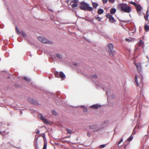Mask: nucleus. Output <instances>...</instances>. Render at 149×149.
Wrapping results in <instances>:
<instances>
[{
	"label": "nucleus",
	"instance_id": "24",
	"mask_svg": "<svg viewBox=\"0 0 149 149\" xmlns=\"http://www.w3.org/2000/svg\"><path fill=\"white\" fill-rule=\"evenodd\" d=\"M42 122L44 123H45L47 124V125H49L50 124V123L47 120V119L45 118L43 121Z\"/></svg>",
	"mask_w": 149,
	"mask_h": 149
},
{
	"label": "nucleus",
	"instance_id": "49",
	"mask_svg": "<svg viewBox=\"0 0 149 149\" xmlns=\"http://www.w3.org/2000/svg\"><path fill=\"white\" fill-rule=\"evenodd\" d=\"M47 7V9L50 10V11L51 12H53V10L52 9H50L48 7Z\"/></svg>",
	"mask_w": 149,
	"mask_h": 149
},
{
	"label": "nucleus",
	"instance_id": "64",
	"mask_svg": "<svg viewBox=\"0 0 149 149\" xmlns=\"http://www.w3.org/2000/svg\"><path fill=\"white\" fill-rule=\"evenodd\" d=\"M20 113H21V114H22V111H20Z\"/></svg>",
	"mask_w": 149,
	"mask_h": 149
},
{
	"label": "nucleus",
	"instance_id": "12",
	"mask_svg": "<svg viewBox=\"0 0 149 149\" xmlns=\"http://www.w3.org/2000/svg\"><path fill=\"white\" fill-rule=\"evenodd\" d=\"M70 3V5L74 9H76V8L78 5V3Z\"/></svg>",
	"mask_w": 149,
	"mask_h": 149
},
{
	"label": "nucleus",
	"instance_id": "11",
	"mask_svg": "<svg viewBox=\"0 0 149 149\" xmlns=\"http://www.w3.org/2000/svg\"><path fill=\"white\" fill-rule=\"evenodd\" d=\"M59 77H60L63 80H64L65 78L66 77L65 74L63 72H60L59 73Z\"/></svg>",
	"mask_w": 149,
	"mask_h": 149
},
{
	"label": "nucleus",
	"instance_id": "48",
	"mask_svg": "<svg viewBox=\"0 0 149 149\" xmlns=\"http://www.w3.org/2000/svg\"><path fill=\"white\" fill-rule=\"evenodd\" d=\"M108 0H102L103 3H107Z\"/></svg>",
	"mask_w": 149,
	"mask_h": 149
},
{
	"label": "nucleus",
	"instance_id": "60",
	"mask_svg": "<svg viewBox=\"0 0 149 149\" xmlns=\"http://www.w3.org/2000/svg\"><path fill=\"white\" fill-rule=\"evenodd\" d=\"M85 39L88 42H90V40L89 39H88L86 38H85Z\"/></svg>",
	"mask_w": 149,
	"mask_h": 149
},
{
	"label": "nucleus",
	"instance_id": "53",
	"mask_svg": "<svg viewBox=\"0 0 149 149\" xmlns=\"http://www.w3.org/2000/svg\"><path fill=\"white\" fill-rule=\"evenodd\" d=\"M4 43L5 45H7L8 44V42L7 40H6L4 42Z\"/></svg>",
	"mask_w": 149,
	"mask_h": 149
},
{
	"label": "nucleus",
	"instance_id": "30",
	"mask_svg": "<svg viewBox=\"0 0 149 149\" xmlns=\"http://www.w3.org/2000/svg\"><path fill=\"white\" fill-rule=\"evenodd\" d=\"M133 136L131 135L129 138H128L127 140L129 141H131L133 139Z\"/></svg>",
	"mask_w": 149,
	"mask_h": 149
},
{
	"label": "nucleus",
	"instance_id": "4",
	"mask_svg": "<svg viewBox=\"0 0 149 149\" xmlns=\"http://www.w3.org/2000/svg\"><path fill=\"white\" fill-rule=\"evenodd\" d=\"M108 48H109L108 51L109 55L111 57H113L114 55L115 54V52L113 50V44L111 43L109 44L108 45Z\"/></svg>",
	"mask_w": 149,
	"mask_h": 149
},
{
	"label": "nucleus",
	"instance_id": "59",
	"mask_svg": "<svg viewBox=\"0 0 149 149\" xmlns=\"http://www.w3.org/2000/svg\"><path fill=\"white\" fill-rule=\"evenodd\" d=\"M60 92H57V94L58 95H59L60 94Z\"/></svg>",
	"mask_w": 149,
	"mask_h": 149
},
{
	"label": "nucleus",
	"instance_id": "32",
	"mask_svg": "<svg viewBox=\"0 0 149 149\" xmlns=\"http://www.w3.org/2000/svg\"><path fill=\"white\" fill-rule=\"evenodd\" d=\"M56 56L58 58H62V56L60 54H56Z\"/></svg>",
	"mask_w": 149,
	"mask_h": 149
},
{
	"label": "nucleus",
	"instance_id": "3",
	"mask_svg": "<svg viewBox=\"0 0 149 149\" xmlns=\"http://www.w3.org/2000/svg\"><path fill=\"white\" fill-rule=\"evenodd\" d=\"M80 6H79V9L84 11H92L93 10V9L91 6H89V5L87 3L83 1L80 3Z\"/></svg>",
	"mask_w": 149,
	"mask_h": 149
},
{
	"label": "nucleus",
	"instance_id": "41",
	"mask_svg": "<svg viewBox=\"0 0 149 149\" xmlns=\"http://www.w3.org/2000/svg\"><path fill=\"white\" fill-rule=\"evenodd\" d=\"M92 77L93 78V77H94L95 78H97L98 77V76L96 74H95L94 75H93L92 76Z\"/></svg>",
	"mask_w": 149,
	"mask_h": 149
},
{
	"label": "nucleus",
	"instance_id": "34",
	"mask_svg": "<svg viewBox=\"0 0 149 149\" xmlns=\"http://www.w3.org/2000/svg\"><path fill=\"white\" fill-rule=\"evenodd\" d=\"M15 30H16V31L17 33L18 34H19L20 33V31H19V29L17 27V26H16V27H15Z\"/></svg>",
	"mask_w": 149,
	"mask_h": 149
},
{
	"label": "nucleus",
	"instance_id": "27",
	"mask_svg": "<svg viewBox=\"0 0 149 149\" xmlns=\"http://www.w3.org/2000/svg\"><path fill=\"white\" fill-rule=\"evenodd\" d=\"M95 18L98 21H101V18L100 17H99V15H97L95 16Z\"/></svg>",
	"mask_w": 149,
	"mask_h": 149
},
{
	"label": "nucleus",
	"instance_id": "19",
	"mask_svg": "<svg viewBox=\"0 0 149 149\" xmlns=\"http://www.w3.org/2000/svg\"><path fill=\"white\" fill-rule=\"evenodd\" d=\"M109 20L110 22L111 23H114L116 22V21L115 20L114 17L113 16L109 19Z\"/></svg>",
	"mask_w": 149,
	"mask_h": 149
},
{
	"label": "nucleus",
	"instance_id": "9",
	"mask_svg": "<svg viewBox=\"0 0 149 149\" xmlns=\"http://www.w3.org/2000/svg\"><path fill=\"white\" fill-rule=\"evenodd\" d=\"M37 134L35 136V139L34 141V145L36 149H37Z\"/></svg>",
	"mask_w": 149,
	"mask_h": 149
},
{
	"label": "nucleus",
	"instance_id": "36",
	"mask_svg": "<svg viewBox=\"0 0 149 149\" xmlns=\"http://www.w3.org/2000/svg\"><path fill=\"white\" fill-rule=\"evenodd\" d=\"M49 61L51 63H52L54 61L53 58L52 57H51L49 58Z\"/></svg>",
	"mask_w": 149,
	"mask_h": 149
},
{
	"label": "nucleus",
	"instance_id": "63",
	"mask_svg": "<svg viewBox=\"0 0 149 149\" xmlns=\"http://www.w3.org/2000/svg\"><path fill=\"white\" fill-rule=\"evenodd\" d=\"M35 132L37 134V129H36L35 131Z\"/></svg>",
	"mask_w": 149,
	"mask_h": 149
},
{
	"label": "nucleus",
	"instance_id": "39",
	"mask_svg": "<svg viewBox=\"0 0 149 149\" xmlns=\"http://www.w3.org/2000/svg\"><path fill=\"white\" fill-rule=\"evenodd\" d=\"M21 34L24 37H25L26 36V33L22 31H21Z\"/></svg>",
	"mask_w": 149,
	"mask_h": 149
},
{
	"label": "nucleus",
	"instance_id": "57",
	"mask_svg": "<svg viewBox=\"0 0 149 149\" xmlns=\"http://www.w3.org/2000/svg\"><path fill=\"white\" fill-rule=\"evenodd\" d=\"M80 107L81 108H84L85 107L84 105H81L80 106Z\"/></svg>",
	"mask_w": 149,
	"mask_h": 149
},
{
	"label": "nucleus",
	"instance_id": "56",
	"mask_svg": "<svg viewBox=\"0 0 149 149\" xmlns=\"http://www.w3.org/2000/svg\"><path fill=\"white\" fill-rule=\"evenodd\" d=\"M69 2V0H66V2L67 3H68Z\"/></svg>",
	"mask_w": 149,
	"mask_h": 149
},
{
	"label": "nucleus",
	"instance_id": "37",
	"mask_svg": "<svg viewBox=\"0 0 149 149\" xmlns=\"http://www.w3.org/2000/svg\"><path fill=\"white\" fill-rule=\"evenodd\" d=\"M72 1L70 2V3H78V0H72Z\"/></svg>",
	"mask_w": 149,
	"mask_h": 149
},
{
	"label": "nucleus",
	"instance_id": "21",
	"mask_svg": "<svg viewBox=\"0 0 149 149\" xmlns=\"http://www.w3.org/2000/svg\"><path fill=\"white\" fill-rule=\"evenodd\" d=\"M149 16V14H148V12L147 11L146 13V15H145L144 16V18L146 21H148V22H149V20L148 19Z\"/></svg>",
	"mask_w": 149,
	"mask_h": 149
},
{
	"label": "nucleus",
	"instance_id": "22",
	"mask_svg": "<svg viewBox=\"0 0 149 149\" xmlns=\"http://www.w3.org/2000/svg\"><path fill=\"white\" fill-rule=\"evenodd\" d=\"M144 29L145 31L148 32L149 31V26L146 24L144 25Z\"/></svg>",
	"mask_w": 149,
	"mask_h": 149
},
{
	"label": "nucleus",
	"instance_id": "26",
	"mask_svg": "<svg viewBox=\"0 0 149 149\" xmlns=\"http://www.w3.org/2000/svg\"><path fill=\"white\" fill-rule=\"evenodd\" d=\"M52 113L53 114L56 116L58 114V113L55 110H52Z\"/></svg>",
	"mask_w": 149,
	"mask_h": 149
},
{
	"label": "nucleus",
	"instance_id": "40",
	"mask_svg": "<svg viewBox=\"0 0 149 149\" xmlns=\"http://www.w3.org/2000/svg\"><path fill=\"white\" fill-rule=\"evenodd\" d=\"M106 145V144H102V145H100L99 146V147L100 148H104L105 146Z\"/></svg>",
	"mask_w": 149,
	"mask_h": 149
},
{
	"label": "nucleus",
	"instance_id": "1",
	"mask_svg": "<svg viewBox=\"0 0 149 149\" xmlns=\"http://www.w3.org/2000/svg\"><path fill=\"white\" fill-rule=\"evenodd\" d=\"M38 89H39L43 91V93H42L43 96L44 97V98L46 99V97L45 95H46L49 97H51L52 98H54V100L55 103L57 105H59L61 104H62V99L57 96H55V94L54 93L46 91L43 87H38Z\"/></svg>",
	"mask_w": 149,
	"mask_h": 149
},
{
	"label": "nucleus",
	"instance_id": "28",
	"mask_svg": "<svg viewBox=\"0 0 149 149\" xmlns=\"http://www.w3.org/2000/svg\"><path fill=\"white\" fill-rule=\"evenodd\" d=\"M54 74L56 77L59 78V73L58 71H56L55 72Z\"/></svg>",
	"mask_w": 149,
	"mask_h": 149
},
{
	"label": "nucleus",
	"instance_id": "14",
	"mask_svg": "<svg viewBox=\"0 0 149 149\" xmlns=\"http://www.w3.org/2000/svg\"><path fill=\"white\" fill-rule=\"evenodd\" d=\"M138 45L141 47L142 48H143L144 47V42L142 41V40H140L138 42Z\"/></svg>",
	"mask_w": 149,
	"mask_h": 149
},
{
	"label": "nucleus",
	"instance_id": "51",
	"mask_svg": "<svg viewBox=\"0 0 149 149\" xmlns=\"http://www.w3.org/2000/svg\"><path fill=\"white\" fill-rule=\"evenodd\" d=\"M125 40L127 42H130V40L127 38H126Z\"/></svg>",
	"mask_w": 149,
	"mask_h": 149
},
{
	"label": "nucleus",
	"instance_id": "58",
	"mask_svg": "<svg viewBox=\"0 0 149 149\" xmlns=\"http://www.w3.org/2000/svg\"><path fill=\"white\" fill-rule=\"evenodd\" d=\"M78 65L77 63H74V65L75 66H77Z\"/></svg>",
	"mask_w": 149,
	"mask_h": 149
},
{
	"label": "nucleus",
	"instance_id": "6",
	"mask_svg": "<svg viewBox=\"0 0 149 149\" xmlns=\"http://www.w3.org/2000/svg\"><path fill=\"white\" fill-rule=\"evenodd\" d=\"M28 100L31 103L34 105H36L37 104V101L31 97L28 98Z\"/></svg>",
	"mask_w": 149,
	"mask_h": 149
},
{
	"label": "nucleus",
	"instance_id": "33",
	"mask_svg": "<svg viewBox=\"0 0 149 149\" xmlns=\"http://www.w3.org/2000/svg\"><path fill=\"white\" fill-rule=\"evenodd\" d=\"M129 3L130 4L133 5L134 6H136V5H137L136 3L135 2H133L132 1H129Z\"/></svg>",
	"mask_w": 149,
	"mask_h": 149
},
{
	"label": "nucleus",
	"instance_id": "55",
	"mask_svg": "<svg viewBox=\"0 0 149 149\" xmlns=\"http://www.w3.org/2000/svg\"><path fill=\"white\" fill-rule=\"evenodd\" d=\"M133 30H134V31L132 32L133 33H134L136 31V29L135 27L133 28Z\"/></svg>",
	"mask_w": 149,
	"mask_h": 149
},
{
	"label": "nucleus",
	"instance_id": "35",
	"mask_svg": "<svg viewBox=\"0 0 149 149\" xmlns=\"http://www.w3.org/2000/svg\"><path fill=\"white\" fill-rule=\"evenodd\" d=\"M106 16L107 18H109V19L112 16V15L108 13L106 15Z\"/></svg>",
	"mask_w": 149,
	"mask_h": 149
},
{
	"label": "nucleus",
	"instance_id": "7",
	"mask_svg": "<svg viewBox=\"0 0 149 149\" xmlns=\"http://www.w3.org/2000/svg\"><path fill=\"white\" fill-rule=\"evenodd\" d=\"M135 65L136 66L137 70L139 71V72L141 71L142 66L141 64V63H135Z\"/></svg>",
	"mask_w": 149,
	"mask_h": 149
},
{
	"label": "nucleus",
	"instance_id": "5",
	"mask_svg": "<svg viewBox=\"0 0 149 149\" xmlns=\"http://www.w3.org/2000/svg\"><path fill=\"white\" fill-rule=\"evenodd\" d=\"M38 40L43 43L51 44L52 43V41L48 40L44 37H38Z\"/></svg>",
	"mask_w": 149,
	"mask_h": 149
},
{
	"label": "nucleus",
	"instance_id": "50",
	"mask_svg": "<svg viewBox=\"0 0 149 149\" xmlns=\"http://www.w3.org/2000/svg\"><path fill=\"white\" fill-rule=\"evenodd\" d=\"M4 27V25L3 24H1L0 25V28L1 29H3Z\"/></svg>",
	"mask_w": 149,
	"mask_h": 149
},
{
	"label": "nucleus",
	"instance_id": "16",
	"mask_svg": "<svg viewBox=\"0 0 149 149\" xmlns=\"http://www.w3.org/2000/svg\"><path fill=\"white\" fill-rule=\"evenodd\" d=\"M92 5L93 6V8H96L98 5V4L97 2H92Z\"/></svg>",
	"mask_w": 149,
	"mask_h": 149
},
{
	"label": "nucleus",
	"instance_id": "54",
	"mask_svg": "<svg viewBox=\"0 0 149 149\" xmlns=\"http://www.w3.org/2000/svg\"><path fill=\"white\" fill-rule=\"evenodd\" d=\"M139 13V16H140V15H142V14H141V11H139V12H137Z\"/></svg>",
	"mask_w": 149,
	"mask_h": 149
},
{
	"label": "nucleus",
	"instance_id": "62",
	"mask_svg": "<svg viewBox=\"0 0 149 149\" xmlns=\"http://www.w3.org/2000/svg\"><path fill=\"white\" fill-rule=\"evenodd\" d=\"M75 9H72V10L73 12H74V11H75L76 12V11L74 10Z\"/></svg>",
	"mask_w": 149,
	"mask_h": 149
},
{
	"label": "nucleus",
	"instance_id": "45",
	"mask_svg": "<svg viewBox=\"0 0 149 149\" xmlns=\"http://www.w3.org/2000/svg\"><path fill=\"white\" fill-rule=\"evenodd\" d=\"M87 111H88V109L86 108L85 107L84 108V109H83V111L84 112L86 113V112H87Z\"/></svg>",
	"mask_w": 149,
	"mask_h": 149
},
{
	"label": "nucleus",
	"instance_id": "25",
	"mask_svg": "<svg viewBox=\"0 0 149 149\" xmlns=\"http://www.w3.org/2000/svg\"><path fill=\"white\" fill-rule=\"evenodd\" d=\"M135 81L136 84V86H139V84L138 81L137 80V76L136 75L135 77Z\"/></svg>",
	"mask_w": 149,
	"mask_h": 149
},
{
	"label": "nucleus",
	"instance_id": "17",
	"mask_svg": "<svg viewBox=\"0 0 149 149\" xmlns=\"http://www.w3.org/2000/svg\"><path fill=\"white\" fill-rule=\"evenodd\" d=\"M116 9L114 8H112L110 10V13L111 14L113 15L116 12Z\"/></svg>",
	"mask_w": 149,
	"mask_h": 149
},
{
	"label": "nucleus",
	"instance_id": "13",
	"mask_svg": "<svg viewBox=\"0 0 149 149\" xmlns=\"http://www.w3.org/2000/svg\"><path fill=\"white\" fill-rule=\"evenodd\" d=\"M30 110L31 113L33 114V116H36V114L37 113V111L33 109H30Z\"/></svg>",
	"mask_w": 149,
	"mask_h": 149
},
{
	"label": "nucleus",
	"instance_id": "29",
	"mask_svg": "<svg viewBox=\"0 0 149 149\" xmlns=\"http://www.w3.org/2000/svg\"><path fill=\"white\" fill-rule=\"evenodd\" d=\"M23 79L27 82H29L31 81V79H30L26 77H24Z\"/></svg>",
	"mask_w": 149,
	"mask_h": 149
},
{
	"label": "nucleus",
	"instance_id": "52",
	"mask_svg": "<svg viewBox=\"0 0 149 149\" xmlns=\"http://www.w3.org/2000/svg\"><path fill=\"white\" fill-rule=\"evenodd\" d=\"M109 91H106V93L107 94V95L108 96L109 95Z\"/></svg>",
	"mask_w": 149,
	"mask_h": 149
},
{
	"label": "nucleus",
	"instance_id": "61",
	"mask_svg": "<svg viewBox=\"0 0 149 149\" xmlns=\"http://www.w3.org/2000/svg\"><path fill=\"white\" fill-rule=\"evenodd\" d=\"M135 133V130L134 129H133V133Z\"/></svg>",
	"mask_w": 149,
	"mask_h": 149
},
{
	"label": "nucleus",
	"instance_id": "18",
	"mask_svg": "<svg viewBox=\"0 0 149 149\" xmlns=\"http://www.w3.org/2000/svg\"><path fill=\"white\" fill-rule=\"evenodd\" d=\"M38 118H39L42 121L45 118L44 116H43L42 114L40 113L38 114Z\"/></svg>",
	"mask_w": 149,
	"mask_h": 149
},
{
	"label": "nucleus",
	"instance_id": "15",
	"mask_svg": "<svg viewBox=\"0 0 149 149\" xmlns=\"http://www.w3.org/2000/svg\"><path fill=\"white\" fill-rule=\"evenodd\" d=\"M97 128V125H89V128L91 129H96Z\"/></svg>",
	"mask_w": 149,
	"mask_h": 149
},
{
	"label": "nucleus",
	"instance_id": "10",
	"mask_svg": "<svg viewBox=\"0 0 149 149\" xmlns=\"http://www.w3.org/2000/svg\"><path fill=\"white\" fill-rule=\"evenodd\" d=\"M136 7V9L137 12H139L141 11V10L142 9V8L140 4H137L136 6H135Z\"/></svg>",
	"mask_w": 149,
	"mask_h": 149
},
{
	"label": "nucleus",
	"instance_id": "47",
	"mask_svg": "<svg viewBox=\"0 0 149 149\" xmlns=\"http://www.w3.org/2000/svg\"><path fill=\"white\" fill-rule=\"evenodd\" d=\"M111 3H113L115 1V0H108Z\"/></svg>",
	"mask_w": 149,
	"mask_h": 149
},
{
	"label": "nucleus",
	"instance_id": "43",
	"mask_svg": "<svg viewBox=\"0 0 149 149\" xmlns=\"http://www.w3.org/2000/svg\"><path fill=\"white\" fill-rule=\"evenodd\" d=\"M87 135L89 137L91 136V133L89 132L88 131L87 132Z\"/></svg>",
	"mask_w": 149,
	"mask_h": 149
},
{
	"label": "nucleus",
	"instance_id": "46",
	"mask_svg": "<svg viewBox=\"0 0 149 149\" xmlns=\"http://www.w3.org/2000/svg\"><path fill=\"white\" fill-rule=\"evenodd\" d=\"M17 40L19 42H21L22 41V40L19 37L17 38Z\"/></svg>",
	"mask_w": 149,
	"mask_h": 149
},
{
	"label": "nucleus",
	"instance_id": "42",
	"mask_svg": "<svg viewBox=\"0 0 149 149\" xmlns=\"http://www.w3.org/2000/svg\"><path fill=\"white\" fill-rule=\"evenodd\" d=\"M123 141V138H121L120 141L118 142V146H119V145L120 144L121 142H122Z\"/></svg>",
	"mask_w": 149,
	"mask_h": 149
},
{
	"label": "nucleus",
	"instance_id": "38",
	"mask_svg": "<svg viewBox=\"0 0 149 149\" xmlns=\"http://www.w3.org/2000/svg\"><path fill=\"white\" fill-rule=\"evenodd\" d=\"M117 18L119 21H121L124 22H125V23H128L130 21H125V20H121L120 19H119V18L118 17H117Z\"/></svg>",
	"mask_w": 149,
	"mask_h": 149
},
{
	"label": "nucleus",
	"instance_id": "2",
	"mask_svg": "<svg viewBox=\"0 0 149 149\" xmlns=\"http://www.w3.org/2000/svg\"><path fill=\"white\" fill-rule=\"evenodd\" d=\"M118 7L122 11L129 13L132 10L130 6H128L126 3H122L119 4Z\"/></svg>",
	"mask_w": 149,
	"mask_h": 149
},
{
	"label": "nucleus",
	"instance_id": "23",
	"mask_svg": "<svg viewBox=\"0 0 149 149\" xmlns=\"http://www.w3.org/2000/svg\"><path fill=\"white\" fill-rule=\"evenodd\" d=\"M80 18H82V19H85V20H86V21H88V22H91L92 24H94V21L92 20H90V19H89L86 18H85V17H80Z\"/></svg>",
	"mask_w": 149,
	"mask_h": 149
},
{
	"label": "nucleus",
	"instance_id": "20",
	"mask_svg": "<svg viewBox=\"0 0 149 149\" xmlns=\"http://www.w3.org/2000/svg\"><path fill=\"white\" fill-rule=\"evenodd\" d=\"M104 12V10L102 8H99L97 11V13L99 15H101Z\"/></svg>",
	"mask_w": 149,
	"mask_h": 149
},
{
	"label": "nucleus",
	"instance_id": "44",
	"mask_svg": "<svg viewBox=\"0 0 149 149\" xmlns=\"http://www.w3.org/2000/svg\"><path fill=\"white\" fill-rule=\"evenodd\" d=\"M14 86L17 88H19L20 86V85H18L17 84H15L14 85Z\"/></svg>",
	"mask_w": 149,
	"mask_h": 149
},
{
	"label": "nucleus",
	"instance_id": "31",
	"mask_svg": "<svg viewBox=\"0 0 149 149\" xmlns=\"http://www.w3.org/2000/svg\"><path fill=\"white\" fill-rule=\"evenodd\" d=\"M66 130H67V132L68 133L70 134H72V131L70 129H68V128H66Z\"/></svg>",
	"mask_w": 149,
	"mask_h": 149
},
{
	"label": "nucleus",
	"instance_id": "8",
	"mask_svg": "<svg viewBox=\"0 0 149 149\" xmlns=\"http://www.w3.org/2000/svg\"><path fill=\"white\" fill-rule=\"evenodd\" d=\"M101 106V105L98 104H97L91 105L90 106V108L91 109L93 108L95 109H97L99 107H100Z\"/></svg>",
	"mask_w": 149,
	"mask_h": 149
}]
</instances>
